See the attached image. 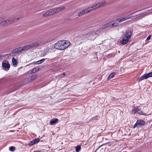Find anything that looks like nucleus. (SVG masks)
<instances>
[{"mask_svg": "<svg viewBox=\"0 0 152 152\" xmlns=\"http://www.w3.org/2000/svg\"><path fill=\"white\" fill-rule=\"evenodd\" d=\"M130 15L126 16V17H122L118 18L116 20L110 21L109 23L105 24L102 27V29H104L109 27H114L117 26L118 24L121 22L125 21L126 20L130 18Z\"/></svg>", "mask_w": 152, "mask_h": 152, "instance_id": "nucleus-1", "label": "nucleus"}, {"mask_svg": "<svg viewBox=\"0 0 152 152\" xmlns=\"http://www.w3.org/2000/svg\"><path fill=\"white\" fill-rule=\"evenodd\" d=\"M70 43L68 40H61L54 44V48L57 49L63 50L67 48L70 45Z\"/></svg>", "mask_w": 152, "mask_h": 152, "instance_id": "nucleus-2", "label": "nucleus"}, {"mask_svg": "<svg viewBox=\"0 0 152 152\" xmlns=\"http://www.w3.org/2000/svg\"><path fill=\"white\" fill-rule=\"evenodd\" d=\"M19 18H17L16 17L12 18L7 20L1 21L0 23V26L3 27L10 24L13 23L19 20Z\"/></svg>", "mask_w": 152, "mask_h": 152, "instance_id": "nucleus-3", "label": "nucleus"}, {"mask_svg": "<svg viewBox=\"0 0 152 152\" xmlns=\"http://www.w3.org/2000/svg\"><path fill=\"white\" fill-rule=\"evenodd\" d=\"M149 77H152V72L148 73L144 75L141 76L140 78H138L137 80H138V82H140L144 79H147Z\"/></svg>", "mask_w": 152, "mask_h": 152, "instance_id": "nucleus-4", "label": "nucleus"}, {"mask_svg": "<svg viewBox=\"0 0 152 152\" xmlns=\"http://www.w3.org/2000/svg\"><path fill=\"white\" fill-rule=\"evenodd\" d=\"M26 50L25 46L19 47L14 49L12 51L13 54L15 53H19L20 52Z\"/></svg>", "mask_w": 152, "mask_h": 152, "instance_id": "nucleus-5", "label": "nucleus"}, {"mask_svg": "<svg viewBox=\"0 0 152 152\" xmlns=\"http://www.w3.org/2000/svg\"><path fill=\"white\" fill-rule=\"evenodd\" d=\"M39 44L38 43H33L30 44H28L25 45L26 50H28V49H30L31 48H34L37 46H38Z\"/></svg>", "mask_w": 152, "mask_h": 152, "instance_id": "nucleus-6", "label": "nucleus"}, {"mask_svg": "<svg viewBox=\"0 0 152 152\" xmlns=\"http://www.w3.org/2000/svg\"><path fill=\"white\" fill-rule=\"evenodd\" d=\"M7 63L4 62V61L2 63V66L3 68H4V70H7L9 69L10 67V64L8 61H7Z\"/></svg>", "mask_w": 152, "mask_h": 152, "instance_id": "nucleus-7", "label": "nucleus"}, {"mask_svg": "<svg viewBox=\"0 0 152 152\" xmlns=\"http://www.w3.org/2000/svg\"><path fill=\"white\" fill-rule=\"evenodd\" d=\"M96 35V33L93 31H90L88 33L86 34V35L87 38L95 36Z\"/></svg>", "mask_w": 152, "mask_h": 152, "instance_id": "nucleus-8", "label": "nucleus"}, {"mask_svg": "<svg viewBox=\"0 0 152 152\" xmlns=\"http://www.w3.org/2000/svg\"><path fill=\"white\" fill-rule=\"evenodd\" d=\"M65 8L64 7H57L56 8H54V10L55 11V13H56L61 12V11L63 10L64 9H65Z\"/></svg>", "mask_w": 152, "mask_h": 152, "instance_id": "nucleus-9", "label": "nucleus"}, {"mask_svg": "<svg viewBox=\"0 0 152 152\" xmlns=\"http://www.w3.org/2000/svg\"><path fill=\"white\" fill-rule=\"evenodd\" d=\"M136 122L139 127L143 126L145 124V122L143 120H138Z\"/></svg>", "mask_w": 152, "mask_h": 152, "instance_id": "nucleus-10", "label": "nucleus"}, {"mask_svg": "<svg viewBox=\"0 0 152 152\" xmlns=\"http://www.w3.org/2000/svg\"><path fill=\"white\" fill-rule=\"evenodd\" d=\"M129 40V39L127 38H125V37H124L121 40L120 42L122 45H124L128 43Z\"/></svg>", "mask_w": 152, "mask_h": 152, "instance_id": "nucleus-11", "label": "nucleus"}, {"mask_svg": "<svg viewBox=\"0 0 152 152\" xmlns=\"http://www.w3.org/2000/svg\"><path fill=\"white\" fill-rule=\"evenodd\" d=\"M131 34L132 33L131 31L130 30H127L126 32L125 33L126 37L129 39L131 37Z\"/></svg>", "mask_w": 152, "mask_h": 152, "instance_id": "nucleus-12", "label": "nucleus"}, {"mask_svg": "<svg viewBox=\"0 0 152 152\" xmlns=\"http://www.w3.org/2000/svg\"><path fill=\"white\" fill-rule=\"evenodd\" d=\"M147 15V13L146 12L142 13L141 14H138L135 15L136 17V18H142L145 17V16Z\"/></svg>", "mask_w": 152, "mask_h": 152, "instance_id": "nucleus-13", "label": "nucleus"}, {"mask_svg": "<svg viewBox=\"0 0 152 152\" xmlns=\"http://www.w3.org/2000/svg\"><path fill=\"white\" fill-rule=\"evenodd\" d=\"M58 121V119L57 118H53L50 121V124L51 125H53L57 123Z\"/></svg>", "mask_w": 152, "mask_h": 152, "instance_id": "nucleus-14", "label": "nucleus"}, {"mask_svg": "<svg viewBox=\"0 0 152 152\" xmlns=\"http://www.w3.org/2000/svg\"><path fill=\"white\" fill-rule=\"evenodd\" d=\"M46 59V58H43L39 61L36 62H34L33 63V64H41Z\"/></svg>", "mask_w": 152, "mask_h": 152, "instance_id": "nucleus-15", "label": "nucleus"}, {"mask_svg": "<svg viewBox=\"0 0 152 152\" xmlns=\"http://www.w3.org/2000/svg\"><path fill=\"white\" fill-rule=\"evenodd\" d=\"M86 13H86V11L85 9H84L79 12L78 13L77 15L78 16L80 17Z\"/></svg>", "mask_w": 152, "mask_h": 152, "instance_id": "nucleus-16", "label": "nucleus"}, {"mask_svg": "<svg viewBox=\"0 0 152 152\" xmlns=\"http://www.w3.org/2000/svg\"><path fill=\"white\" fill-rule=\"evenodd\" d=\"M13 65L14 66H17L18 62L17 60L14 58H13L12 59Z\"/></svg>", "mask_w": 152, "mask_h": 152, "instance_id": "nucleus-17", "label": "nucleus"}, {"mask_svg": "<svg viewBox=\"0 0 152 152\" xmlns=\"http://www.w3.org/2000/svg\"><path fill=\"white\" fill-rule=\"evenodd\" d=\"M78 39H88L86 37V34H82L80 36H79L78 37Z\"/></svg>", "mask_w": 152, "mask_h": 152, "instance_id": "nucleus-18", "label": "nucleus"}, {"mask_svg": "<svg viewBox=\"0 0 152 152\" xmlns=\"http://www.w3.org/2000/svg\"><path fill=\"white\" fill-rule=\"evenodd\" d=\"M115 75V72H113L110 74L108 77L107 79L108 80H110Z\"/></svg>", "mask_w": 152, "mask_h": 152, "instance_id": "nucleus-19", "label": "nucleus"}, {"mask_svg": "<svg viewBox=\"0 0 152 152\" xmlns=\"http://www.w3.org/2000/svg\"><path fill=\"white\" fill-rule=\"evenodd\" d=\"M137 113L138 114H140V115H146L145 114V113H142V111L141 110V108H138Z\"/></svg>", "mask_w": 152, "mask_h": 152, "instance_id": "nucleus-20", "label": "nucleus"}, {"mask_svg": "<svg viewBox=\"0 0 152 152\" xmlns=\"http://www.w3.org/2000/svg\"><path fill=\"white\" fill-rule=\"evenodd\" d=\"M138 108L136 107H134L132 110V114H135L137 113Z\"/></svg>", "mask_w": 152, "mask_h": 152, "instance_id": "nucleus-21", "label": "nucleus"}, {"mask_svg": "<svg viewBox=\"0 0 152 152\" xmlns=\"http://www.w3.org/2000/svg\"><path fill=\"white\" fill-rule=\"evenodd\" d=\"M32 70L33 73H34L38 71L39 70V68L38 67H36L34 68L33 69H32Z\"/></svg>", "mask_w": 152, "mask_h": 152, "instance_id": "nucleus-22", "label": "nucleus"}, {"mask_svg": "<svg viewBox=\"0 0 152 152\" xmlns=\"http://www.w3.org/2000/svg\"><path fill=\"white\" fill-rule=\"evenodd\" d=\"M100 118L99 116L98 115H96L94 117H93L91 118L92 120L93 121H96L97 120H99Z\"/></svg>", "mask_w": 152, "mask_h": 152, "instance_id": "nucleus-23", "label": "nucleus"}, {"mask_svg": "<svg viewBox=\"0 0 152 152\" xmlns=\"http://www.w3.org/2000/svg\"><path fill=\"white\" fill-rule=\"evenodd\" d=\"M86 11V13H87L89 12H91L93 10L92 9L91 7H88L86 9H85Z\"/></svg>", "mask_w": 152, "mask_h": 152, "instance_id": "nucleus-24", "label": "nucleus"}, {"mask_svg": "<svg viewBox=\"0 0 152 152\" xmlns=\"http://www.w3.org/2000/svg\"><path fill=\"white\" fill-rule=\"evenodd\" d=\"M37 77V76L36 75H34L31 76L30 77V79H31V81L35 80Z\"/></svg>", "mask_w": 152, "mask_h": 152, "instance_id": "nucleus-25", "label": "nucleus"}, {"mask_svg": "<svg viewBox=\"0 0 152 152\" xmlns=\"http://www.w3.org/2000/svg\"><path fill=\"white\" fill-rule=\"evenodd\" d=\"M55 11L54 10V9H51L50 10H49L48 12H49V13H50V15H52L56 14V13H55Z\"/></svg>", "mask_w": 152, "mask_h": 152, "instance_id": "nucleus-26", "label": "nucleus"}, {"mask_svg": "<svg viewBox=\"0 0 152 152\" xmlns=\"http://www.w3.org/2000/svg\"><path fill=\"white\" fill-rule=\"evenodd\" d=\"M81 146L79 145H77L76 147L75 148V151L76 152H79L80 150L81 149Z\"/></svg>", "mask_w": 152, "mask_h": 152, "instance_id": "nucleus-27", "label": "nucleus"}, {"mask_svg": "<svg viewBox=\"0 0 152 152\" xmlns=\"http://www.w3.org/2000/svg\"><path fill=\"white\" fill-rule=\"evenodd\" d=\"M7 56L8 57H9L10 56H15V55L13 54L12 51L11 53H9L6 54L5 55H4V56Z\"/></svg>", "mask_w": 152, "mask_h": 152, "instance_id": "nucleus-28", "label": "nucleus"}, {"mask_svg": "<svg viewBox=\"0 0 152 152\" xmlns=\"http://www.w3.org/2000/svg\"><path fill=\"white\" fill-rule=\"evenodd\" d=\"M50 13L48 12V11L47 12L45 13L43 15V16L45 17H46L50 15Z\"/></svg>", "mask_w": 152, "mask_h": 152, "instance_id": "nucleus-29", "label": "nucleus"}, {"mask_svg": "<svg viewBox=\"0 0 152 152\" xmlns=\"http://www.w3.org/2000/svg\"><path fill=\"white\" fill-rule=\"evenodd\" d=\"M15 148L13 146H12L9 148V150L11 151H14L15 150Z\"/></svg>", "mask_w": 152, "mask_h": 152, "instance_id": "nucleus-30", "label": "nucleus"}, {"mask_svg": "<svg viewBox=\"0 0 152 152\" xmlns=\"http://www.w3.org/2000/svg\"><path fill=\"white\" fill-rule=\"evenodd\" d=\"M99 4V7H102L106 3V1H103L101 2H100L99 3H98Z\"/></svg>", "mask_w": 152, "mask_h": 152, "instance_id": "nucleus-31", "label": "nucleus"}, {"mask_svg": "<svg viewBox=\"0 0 152 152\" xmlns=\"http://www.w3.org/2000/svg\"><path fill=\"white\" fill-rule=\"evenodd\" d=\"M34 142L33 140H32L31 141H30L29 142H28V145L29 146H32L34 145Z\"/></svg>", "mask_w": 152, "mask_h": 152, "instance_id": "nucleus-32", "label": "nucleus"}, {"mask_svg": "<svg viewBox=\"0 0 152 152\" xmlns=\"http://www.w3.org/2000/svg\"><path fill=\"white\" fill-rule=\"evenodd\" d=\"M33 141H34V144H35L36 143H37V142H39V140H40V139L38 138H36V139H35L34 140H33Z\"/></svg>", "mask_w": 152, "mask_h": 152, "instance_id": "nucleus-33", "label": "nucleus"}, {"mask_svg": "<svg viewBox=\"0 0 152 152\" xmlns=\"http://www.w3.org/2000/svg\"><path fill=\"white\" fill-rule=\"evenodd\" d=\"M133 14H132L130 15V18L132 19H135L137 18H136V17L135 16V15L133 16L132 15Z\"/></svg>", "mask_w": 152, "mask_h": 152, "instance_id": "nucleus-34", "label": "nucleus"}, {"mask_svg": "<svg viewBox=\"0 0 152 152\" xmlns=\"http://www.w3.org/2000/svg\"><path fill=\"white\" fill-rule=\"evenodd\" d=\"M109 143H110V142H107L106 143H104V144H103L102 145H101L100 146H99V147L97 149H96V150L94 152H96V151H97L101 147L104 145H106V144H108Z\"/></svg>", "mask_w": 152, "mask_h": 152, "instance_id": "nucleus-35", "label": "nucleus"}, {"mask_svg": "<svg viewBox=\"0 0 152 152\" xmlns=\"http://www.w3.org/2000/svg\"><path fill=\"white\" fill-rule=\"evenodd\" d=\"M30 77H28L26 78L25 80V81H27V83L31 82V79H30Z\"/></svg>", "mask_w": 152, "mask_h": 152, "instance_id": "nucleus-36", "label": "nucleus"}, {"mask_svg": "<svg viewBox=\"0 0 152 152\" xmlns=\"http://www.w3.org/2000/svg\"><path fill=\"white\" fill-rule=\"evenodd\" d=\"M136 127H137V128H139V127L138 126V125L137 124V122H136V123L134 125L133 128L134 129Z\"/></svg>", "mask_w": 152, "mask_h": 152, "instance_id": "nucleus-37", "label": "nucleus"}, {"mask_svg": "<svg viewBox=\"0 0 152 152\" xmlns=\"http://www.w3.org/2000/svg\"><path fill=\"white\" fill-rule=\"evenodd\" d=\"M91 7L92 9L93 10H94L97 9L94 5L92 6Z\"/></svg>", "mask_w": 152, "mask_h": 152, "instance_id": "nucleus-38", "label": "nucleus"}, {"mask_svg": "<svg viewBox=\"0 0 152 152\" xmlns=\"http://www.w3.org/2000/svg\"><path fill=\"white\" fill-rule=\"evenodd\" d=\"M99 5V3L97 4L94 5H95V7L97 9L100 7Z\"/></svg>", "mask_w": 152, "mask_h": 152, "instance_id": "nucleus-39", "label": "nucleus"}, {"mask_svg": "<svg viewBox=\"0 0 152 152\" xmlns=\"http://www.w3.org/2000/svg\"><path fill=\"white\" fill-rule=\"evenodd\" d=\"M57 77L59 79H60V78H61L63 77V76H62V74H61L58 75L57 76Z\"/></svg>", "mask_w": 152, "mask_h": 152, "instance_id": "nucleus-40", "label": "nucleus"}, {"mask_svg": "<svg viewBox=\"0 0 152 152\" xmlns=\"http://www.w3.org/2000/svg\"><path fill=\"white\" fill-rule=\"evenodd\" d=\"M112 101H114V100H117V101H118V102H119L118 100H119V99H115V98H112Z\"/></svg>", "mask_w": 152, "mask_h": 152, "instance_id": "nucleus-41", "label": "nucleus"}, {"mask_svg": "<svg viewBox=\"0 0 152 152\" xmlns=\"http://www.w3.org/2000/svg\"><path fill=\"white\" fill-rule=\"evenodd\" d=\"M151 37V35H149L148 36V37L147 38L146 40H149L150 39Z\"/></svg>", "mask_w": 152, "mask_h": 152, "instance_id": "nucleus-42", "label": "nucleus"}, {"mask_svg": "<svg viewBox=\"0 0 152 152\" xmlns=\"http://www.w3.org/2000/svg\"><path fill=\"white\" fill-rule=\"evenodd\" d=\"M33 73V72H32V70H29L27 73V74H31V73Z\"/></svg>", "mask_w": 152, "mask_h": 152, "instance_id": "nucleus-43", "label": "nucleus"}, {"mask_svg": "<svg viewBox=\"0 0 152 152\" xmlns=\"http://www.w3.org/2000/svg\"><path fill=\"white\" fill-rule=\"evenodd\" d=\"M61 74L62 75V76H63V77L64 76L66 75V73L65 72H63V73Z\"/></svg>", "mask_w": 152, "mask_h": 152, "instance_id": "nucleus-44", "label": "nucleus"}, {"mask_svg": "<svg viewBox=\"0 0 152 152\" xmlns=\"http://www.w3.org/2000/svg\"><path fill=\"white\" fill-rule=\"evenodd\" d=\"M40 151H34V152H39Z\"/></svg>", "mask_w": 152, "mask_h": 152, "instance_id": "nucleus-45", "label": "nucleus"}, {"mask_svg": "<svg viewBox=\"0 0 152 152\" xmlns=\"http://www.w3.org/2000/svg\"><path fill=\"white\" fill-rule=\"evenodd\" d=\"M2 55H0V57H2Z\"/></svg>", "mask_w": 152, "mask_h": 152, "instance_id": "nucleus-46", "label": "nucleus"}, {"mask_svg": "<svg viewBox=\"0 0 152 152\" xmlns=\"http://www.w3.org/2000/svg\"><path fill=\"white\" fill-rule=\"evenodd\" d=\"M118 53H120V51H118Z\"/></svg>", "mask_w": 152, "mask_h": 152, "instance_id": "nucleus-47", "label": "nucleus"}]
</instances>
